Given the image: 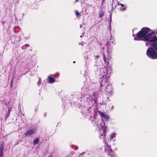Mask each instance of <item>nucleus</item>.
I'll return each mask as SVG.
<instances>
[{
	"instance_id": "f8f14e48",
	"label": "nucleus",
	"mask_w": 157,
	"mask_h": 157,
	"mask_svg": "<svg viewBox=\"0 0 157 157\" xmlns=\"http://www.w3.org/2000/svg\"><path fill=\"white\" fill-rule=\"evenodd\" d=\"M75 13L76 17L78 18H80L81 16V13H79V12L77 10H75Z\"/></svg>"
},
{
	"instance_id": "20e7f679",
	"label": "nucleus",
	"mask_w": 157,
	"mask_h": 157,
	"mask_svg": "<svg viewBox=\"0 0 157 157\" xmlns=\"http://www.w3.org/2000/svg\"><path fill=\"white\" fill-rule=\"evenodd\" d=\"M150 29L147 27H144L141 29L136 34V36L139 38L142 37H144L150 32Z\"/></svg>"
},
{
	"instance_id": "423d86ee",
	"label": "nucleus",
	"mask_w": 157,
	"mask_h": 157,
	"mask_svg": "<svg viewBox=\"0 0 157 157\" xmlns=\"http://www.w3.org/2000/svg\"><path fill=\"white\" fill-rule=\"evenodd\" d=\"M105 91L108 94H111L113 92V89L112 86L111 84H109L107 85L106 87Z\"/></svg>"
},
{
	"instance_id": "39448f33",
	"label": "nucleus",
	"mask_w": 157,
	"mask_h": 157,
	"mask_svg": "<svg viewBox=\"0 0 157 157\" xmlns=\"http://www.w3.org/2000/svg\"><path fill=\"white\" fill-rule=\"evenodd\" d=\"M36 132V129H30L26 131L25 133V134L26 136L29 135H31L35 133Z\"/></svg>"
},
{
	"instance_id": "bb28decb",
	"label": "nucleus",
	"mask_w": 157,
	"mask_h": 157,
	"mask_svg": "<svg viewBox=\"0 0 157 157\" xmlns=\"http://www.w3.org/2000/svg\"><path fill=\"white\" fill-rule=\"evenodd\" d=\"M79 0H75V2H78Z\"/></svg>"
},
{
	"instance_id": "dca6fc26",
	"label": "nucleus",
	"mask_w": 157,
	"mask_h": 157,
	"mask_svg": "<svg viewBox=\"0 0 157 157\" xmlns=\"http://www.w3.org/2000/svg\"><path fill=\"white\" fill-rule=\"evenodd\" d=\"M92 99L94 101V103H95L96 102L97 98L95 97L94 95V94L93 96Z\"/></svg>"
},
{
	"instance_id": "f257e3e1",
	"label": "nucleus",
	"mask_w": 157,
	"mask_h": 157,
	"mask_svg": "<svg viewBox=\"0 0 157 157\" xmlns=\"http://www.w3.org/2000/svg\"><path fill=\"white\" fill-rule=\"evenodd\" d=\"M157 37L153 33H148L144 37V40L145 41L152 42L153 43L157 40Z\"/></svg>"
},
{
	"instance_id": "b1692460",
	"label": "nucleus",
	"mask_w": 157,
	"mask_h": 157,
	"mask_svg": "<svg viewBox=\"0 0 157 157\" xmlns=\"http://www.w3.org/2000/svg\"><path fill=\"white\" fill-rule=\"evenodd\" d=\"M145 45H146V46H148V43H145Z\"/></svg>"
},
{
	"instance_id": "cd10ccee",
	"label": "nucleus",
	"mask_w": 157,
	"mask_h": 157,
	"mask_svg": "<svg viewBox=\"0 0 157 157\" xmlns=\"http://www.w3.org/2000/svg\"><path fill=\"white\" fill-rule=\"evenodd\" d=\"M155 32H156V33H157V29L156 30Z\"/></svg>"
},
{
	"instance_id": "4468645a",
	"label": "nucleus",
	"mask_w": 157,
	"mask_h": 157,
	"mask_svg": "<svg viewBox=\"0 0 157 157\" xmlns=\"http://www.w3.org/2000/svg\"><path fill=\"white\" fill-rule=\"evenodd\" d=\"M104 15V13L102 11H101V12H100L99 13V18H101Z\"/></svg>"
},
{
	"instance_id": "f3484780",
	"label": "nucleus",
	"mask_w": 157,
	"mask_h": 157,
	"mask_svg": "<svg viewBox=\"0 0 157 157\" xmlns=\"http://www.w3.org/2000/svg\"><path fill=\"white\" fill-rule=\"evenodd\" d=\"M29 46V44H25V45L22 46L21 47V48L22 49H25V47H28Z\"/></svg>"
},
{
	"instance_id": "4be33fe9",
	"label": "nucleus",
	"mask_w": 157,
	"mask_h": 157,
	"mask_svg": "<svg viewBox=\"0 0 157 157\" xmlns=\"http://www.w3.org/2000/svg\"><path fill=\"white\" fill-rule=\"evenodd\" d=\"M126 10V8L125 7H124L123 8L121 9V10Z\"/></svg>"
},
{
	"instance_id": "a878e982",
	"label": "nucleus",
	"mask_w": 157,
	"mask_h": 157,
	"mask_svg": "<svg viewBox=\"0 0 157 157\" xmlns=\"http://www.w3.org/2000/svg\"><path fill=\"white\" fill-rule=\"evenodd\" d=\"M48 157H52V155H51L49 156Z\"/></svg>"
},
{
	"instance_id": "9b49d317",
	"label": "nucleus",
	"mask_w": 157,
	"mask_h": 157,
	"mask_svg": "<svg viewBox=\"0 0 157 157\" xmlns=\"http://www.w3.org/2000/svg\"><path fill=\"white\" fill-rule=\"evenodd\" d=\"M105 152H106L107 151V150L108 152L110 151V153L112 151L110 145L107 144L106 145L105 147Z\"/></svg>"
},
{
	"instance_id": "aec40b11",
	"label": "nucleus",
	"mask_w": 157,
	"mask_h": 157,
	"mask_svg": "<svg viewBox=\"0 0 157 157\" xmlns=\"http://www.w3.org/2000/svg\"><path fill=\"white\" fill-rule=\"evenodd\" d=\"M13 84V80H12L11 82V83H10V88H12V87Z\"/></svg>"
},
{
	"instance_id": "393cba45",
	"label": "nucleus",
	"mask_w": 157,
	"mask_h": 157,
	"mask_svg": "<svg viewBox=\"0 0 157 157\" xmlns=\"http://www.w3.org/2000/svg\"><path fill=\"white\" fill-rule=\"evenodd\" d=\"M9 116V115H7L6 117V118H7V117H8Z\"/></svg>"
},
{
	"instance_id": "6e6552de",
	"label": "nucleus",
	"mask_w": 157,
	"mask_h": 157,
	"mask_svg": "<svg viewBox=\"0 0 157 157\" xmlns=\"http://www.w3.org/2000/svg\"><path fill=\"white\" fill-rule=\"evenodd\" d=\"M105 83V84H107L108 83V81H107V78L106 77H102V80L101 81V82L100 83V86L101 87H102L103 85V83Z\"/></svg>"
},
{
	"instance_id": "7ed1b4c3",
	"label": "nucleus",
	"mask_w": 157,
	"mask_h": 157,
	"mask_svg": "<svg viewBox=\"0 0 157 157\" xmlns=\"http://www.w3.org/2000/svg\"><path fill=\"white\" fill-rule=\"evenodd\" d=\"M146 53L147 56L151 59H155L157 58V52L153 48H149Z\"/></svg>"
},
{
	"instance_id": "5701e85b",
	"label": "nucleus",
	"mask_w": 157,
	"mask_h": 157,
	"mask_svg": "<svg viewBox=\"0 0 157 157\" xmlns=\"http://www.w3.org/2000/svg\"><path fill=\"white\" fill-rule=\"evenodd\" d=\"M99 56L98 55L96 56V58H99Z\"/></svg>"
},
{
	"instance_id": "f03ea898",
	"label": "nucleus",
	"mask_w": 157,
	"mask_h": 157,
	"mask_svg": "<svg viewBox=\"0 0 157 157\" xmlns=\"http://www.w3.org/2000/svg\"><path fill=\"white\" fill-rule=\"evenodd\" d=\"M107 127L104 125H101L98 132L99 137L101 139H103V140H105L106 132H107Z\"/></svg>"
},
{
	"instance_id": "9d476101",
	"label": "nucleus",
	"mask_w": 157,
	"mask_h": 157,
	"mask_svg": "<svg viewBox=\"0 0 157 157\" xmlns=\"http://www.w3.org/2000/svg\"><path fill=\"white\" fill-rule=\"evenodd\" d=\"M151 46L152 48L157 51V40L152 43L151 44Z\"/></svg>"
},
{
	"instance_id": "a211bd4d",
	"label": "nucleus",
	"mask_w": 157,
	"mask_h": 157,
	"mask_svg": "<svg viewBox=\"0 0 157 157\" xmlns=\"http://www.w3.org/2000/svg\"><path fill=\"white\" fill-rule=\"evenodd\" d=\"M103 59L105 63L107 61V59L106 58L105 56V54H103Z\"/></svg>"
},
{
	"instance_id": "6ab92c4d",
	"label": "nucleus",
	"mask_w": 157,
	"mask_h": 157,
	"mask_svg": "<svg viewBox=\"0 0 157 157\" xmlns=\"http://www.w3.org/2000/svg\"><path fill=\"white\" fill-rule=\"evenodd\" d=\"M117 5L118 6H121L122 7H123L124 6V4L121 3H119V2H118Z\"/></svg>"
},
{
	"instance_id": "c85d7f7f",
	"label": "nucleus",
	"mask_w": 157,
	"mask_h": 157,
	"mask_svg": "<svg viewBox=\"0 0 157 157\" xmlns=\"http://www.w3.org/2000/svg\"><path fill=\"white\" fill-rule=\"evenodd\" d=\"M73 63H75V61H74V62H73Z\"/></svg>"
},
{
	"instance_id": "0eeeda50",
	"label": "nucleus",
	"mask_w": 157,
	"mask_h": 157,
	"mask_svg": "<svg viewBox=\"0 0 157 157\" xmlns=\"http://www.w3.org/2000/svg\"><path fill=\"white\" fill-rule=\"evenodd\" d=\"M4 148V144L2 143L0 145V157H3V149Z\"/></svg>"
},
{
	"instance_id": "412c9836",
	"label": "nucleus",
	"mask_w": 157,
	"mask_h": 157,
	"mask_svg": "<svg viewBox=\"0 0 157 157\" xmlns=\"http://www.w3.org/2000/svg\"><path fill=\"white\" fill-rule=\"evenodd\" d=\"M54 76L58 77L59 76V74L58 73H56L55 75H53Z\"/></svg>"
},
{
	"instance_id": "1a4fd4ad",
	"label": "nucleus",
	"mask_w": 157,
	"mask_h": 157,
	"mask_svg": "<svg viewBox=\"0 0 157 157\" xmlns=\"http://www.w3.org/2000/svg\"><path fill=\"white\" fill-rule=\"evenodd\" d=\"M48 82L49 83H53L55 82V80L54 78L51 77L50 76H49L48 77Z\"/></svg>"
},
{
	"instance_id": "2eb2a0df",
	"label": "nucleus",
	"mask_w": 157,
	"mask_h": 157,
	"mask_svg": "<svg viewBox=\"0 0 157 157\" xmlns=\"http://www.w3.org/2000/svg\"><path fill=\"white\" fill-rule=\"evenodd\" d=\"M101 116L105 119H108L109 118V117L107 115H106L103 113H102L101 114Z\"/></svg>"
},
{
	"instance_id": "ddd939ff",
	"label": "nucleus",
	"mask_w": 157,
	"mask_h": 157,
	"mask_svg": "<svg viewBox=\"0 0 157 157\" xmlns=\"http://www.w3.org/2000/svg\"><path fill=\"white\" fill-rule=\"evenodd\" d=\"M39 137L36 138V139L33 141V143L34 144L36 145L38 144L39 142Z\"/></svg>"
}]
</instances>
